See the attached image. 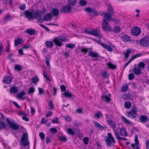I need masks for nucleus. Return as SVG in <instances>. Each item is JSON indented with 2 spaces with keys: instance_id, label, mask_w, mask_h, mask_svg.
<instances>
[{
  "instance_id": "f257e3e1",
  "label": "nucleus",
  "mask_w": 149,
  "mask_h": 149,
  "mask_svg": "<svg viewBox=\"0 0 149 149\" xmlns=\"http://www.w3.org/2000/svg\"><path fill=\"white\" fill-rule=\"evenodd\" d=\"M107 135L108 137H107L106 139H105L104 140L106 142L107 146L110 147L112 146V143L113 144L116 143V141L111 133H108Z\"/></svg>"
},
{
  "instance_id": "f03ea898",
  "label": "nucleus",
  "mask_w": 149,
  "mask_h": 149,
  "mask_svg": "<svg viewBox=\"0 0 149 149\" xmlns=\"http://www.w3.org/2000/svg\"><path fill=\"white\" fill-rule=\"evenodd\" d=\"M6 121L10 126L11 127L13 130L15 131H17L18 130L19 126L17 122H15L12 119L10 120L8 118H6Z\"/></svg>"
},
{
  "instance_id": "7ed1b4c3",
  "label": "nucleus",
  "mask_w": 149,
  "mask_h": 149,
  "mask_svg": "<svg viewBox=\"0 0 149 149\" xmlns=\"http://www.w3.org/2000/svg\"><path fill=\"white\" fill-rule=\"evenodd\" d=\"M22 144L25 146L29 145V142L28 141V135L27 133H24L21 138Z\"/></svg>"
},
{
  "instance_id": "20e7f679",
  "label": "nucleus",
  "mask_w": 149,
  "mask_h": 149,
  "mask_svg": "<svg viewBox=\"0 0 149 149\" xmlns=\"http://www.w3.org/2000/svg\"><path fill=\"white\" fill-rule=\"evenodd\" d=\"M72 7L69 4H66L63 6L61 8L60 11L61 13H67L70 11Z\"/></svg>"
},
{
  "instance_id": "39448f33",
  "label": "nucleus",
  "mask_w": 149,
  "mask_h": 149,
  "mask_svg": "<svg viewBox=\"0 0 149 149\" xmlns=\"http://www.w3.org/2000/svg\"><path fill=\"white\" fill-rule=\"evenodd\" d=\"M137 112V109L136 108H134L127 113V116L132 119L135 118L136 117Z\"/></svg>"
},
{
  "instance_id": "423d86ee",
  "label": "nucleus",
  "mask_w": 149,
  "mask_h": 149,
  "mask_svg": "<svg viewBox=\"0 0 149 149\" xmlns=\"http://www.w3.org/2000/svg\"><path fill=\"white\" fill-rule=\"evenodd\" d=\"M93 40L96 41V42L99 43L100 44L101 46L104 49L108 51L111 52L113 51V49L109 46L105 44L102 43L101 42V40H96L95 38L93 39Z\"/></svg>"
},
{
  "instance_id": "0eeeda50",
  "label": "nucleus",
  "mask_w": 149,
  "mask_h": 149,
  "mask_svg": "<svg viewBox=\"0 0 149 149\" xmlns=\"http://www.w3.org/2000/svg\"><path fill=\"white\" fill-rule=\"evenodd\" d=\"M93 40L96 41V42L99 43L100 44L101 46L104 49L108 51L111 52L113 51V49L109 46L105 44L102 43L101 42V40H96L95 38L93 39Z\"/></svg>"
},
{
  "instance_id": "6e6552de",
  "label": "nucleus",
  "mask_w": 149,
  "mask_h": 149,
  "mask_svg": "<svg viewBox=\"0 0 149 149\" xmlns=\"http://www.w3.org/2000/svg\"><path fill=\"white\" fill-rule=\"evenodd\" d=\"M102 28L104 31H106L111 29V28L109 24V22H108L105 19H102Z\"/></svg>"
},
{
  "instance_id": "1a4fd4ad",
  "label": "nucleus",
  "mask_w": 149,
  "mask_h": 149,
  "mask_svg": "<svg viewBox=\"0 0 149 149\" xmlns=\"http://www.w3.org/2000/svg\"><path fill=\"white\" fill-rule=\"evenodd\" d=\"M53 40L55 45L59 47H61L62 46V41H65L64 38H62L61 39H58L57 38H55Z\"/></svg>"
},
{
  "instance_id": "9d476101",
  "label": "nucleus",
  "mask_w": 149,
  "mask_h": 149,
  "mask_svg": "<svg viewBox=\"0 0 149 149\" xmlns=\"http://www.w3.org/2000/svg\"><path fill=\"white\" fill-rule=\"evenodd\" d=\"M140 45L143 47L149 46V40L148 38H143L139 41Z\"/></svg>"
},
{
  "instance_id": "9b49d317",
  "label": "nucleus",
  "mask_w": 149,
  "mask_h": 149,
  "mask_svg": "<svg viewBox=\"0 0 149 149\" xmlns=\"http://www.w3.org/2000/svg\"><path fill=\"white\" fill-rule=\"evenodd\" d=\"M132 34L134 36H137L139 35L141 32V30L137 26L134 27L132 30Z\"/></svg>"
},
{
  "instance_id": "f8f14e48",
  "label": "nucleus",
  "mask_w": 149,
  "mask_h": 149,
  "mask_svg": "<svg viewBox=\"0 0 149 149\" xmlns=\"http://www.w3.org/2000/svg\"><path fill=\"white\" fill-rule=\"evenodd\" d=\"M107 123L110 127L113 129V130L114 132V135L116 134V133L118 132V129H115L116 128V124L114 121L112 120L108 122Z\"/></svg>"
},
{
  "instance_id": "ddd939ff",
  "label": "nucleus",
  "mask_w": 149,
  "mask_h": 149,
  "mask_svg": "<svg viewBox=\"0 0 149 149\" xmlns=\"http://www.w3.org/2000/svg\"><path fill=\"white\" fill-rule=\"evenodd\" d=\"M139 120L141 123L144 124L148 121L149 118L147 115H143L140 116Z\"/></svg>"
},
{
  "instance_id": "4468645a",
  "label": "nucleus",
  "mask_w": 149,
  "mask_h": 149,
  "mask_svg": "<svg viewBox=\"0 0 149 149\" xmlns=\"http://www.w3.org/2000/svg\"><path fill=\"white\" fill-rule=\"evenodd\" d=\"M24 14L26 17L28 18L29 20L30 19H32L33 18V13L28 10H26L24 11Z\"/></svg>"
},
{
  "instance_id": "2eb2a0df",
  "label": "nucleus",
  "mask_w": 149,
  "mask_h": 149,
  "mask_svg": "<svg viewBox=\"0 0 149 149\" xmlns=\"http://www.w3.org/2000/svg\"><path fill=\"white\" fill-rule=\"evenodd\" d=\"M113 14H111L109 12H107L105 13L104 16V19H105L106 20H108L109 22L110 21L112 18V15Z\"/></svg>"
},
{
  "instance_id": "dca6fc26",
  "label": "nucleus",
  "mask_w": 149,
  "mask_h": 149,
  "mask_svg": "<svg viewBox=\"0 0 149 149\" xmlns=\"http://www.w3.org/2000/svg\"><path fill=\"white\" fill-rule=\"evenodd\" d=\"M92 32L91 33V35H92L94 36L97 37V36H99V37H102V35L101 34H99L100 33V30L99 29H93L92 31H91Z\"/></svg>"
},
{
  "instance_id": "f3484780",
  "label": "nucleus",
  "mask_w": 149,
  "mask_h": 149,
  "mask_svg": "<svg viewBox=\"0 0 149 149\" xmlns=\"http://www.w3.org/2000/svg\"><path fill=\"white\" fill-rule=\"evenodd\" d=\"M85 10L87 12L90 13H92L93 15H97V11L94 9L90 8H88L85 9Z\"/></svg>"
},
{
  "instance_id": "a211bd4d",
  "label": "nucleus",
  "mask_w": 149,
  "mask_h": 149,
  "mask_svg": "<svg viewBox=\"0 0 149 149\" xmlns=\"http://www.w3.org/2000/svg\"><path fill=\"white\" fill-rule=\"evenodd\" d=\"M101 100L102 102L109 103L111 100V99L107 95L103 94L102 95Z\"/></svg>"
},
{
  "instance_id": "6ab92c4d",
  "label": "nucleus",
  "mask_w": 149,
  "mask_h": 149,
  "mask_svg": "<svg viewBox=\"0 0 149 149\" xmlns=\"http://www.w3.org/2000/svg\"><path fill=\"white\" fill-rule=\"evenodd\" d=\"M138 134H135L134 141L136 144V148H134V149H140V146L138 139Z\"/></svg>"
},
{
  "instance_id": "aec40b11",
  "label": "nucleus",
  "mask_w": 149,
  "mask_h": 149,
  "mask_svg": "<svg viewBox=\"0 0 149 149\" xmlns=\"http://www.w3.org/2000/svg\"><path fill=\"white\" fill-rule=\"evenodd\" d=\"M88 55L91 56L92 57L95 58V60L98 61V58L99 56V55L98 53L94 52H89Z\"/></svg>"
},
{
  "instance_id": "412c9836",
  "label": "nucleus",
  "mask_w": 149,
  "mask_h": 149,
  "mask_svg": "<svg viewBox=\"0 0 149 149\" xmlns=\"http://www.w3.org/2000/svg\"><path fill=\"white\" fill-rule=\"evenodd\" d=\"M12 81L11 78L9 76H8L4 77V79L3 80V81L7 84H9Z\"/></svg>"
},
{
  "instance_id": "4be33fe9",
  "label": "nucleus",
  "mask_w": 149,
  "mask_h": 149,
  "mask_svg": "<svg viewBox=\"0 0 149 149\" xmlns=\"http://www.w3.org/2000/svg\"><path fill=\"white\" fill-rule=\"evenodd\" d=\"M123 41L125 42H129L130 43L132 42L133 43L135 42L138 43V41L137 40H132L130 39V38H122Z\"/></svg>"
},
{
  "instance_id": "5701e85b",
  "label": "nucleus",
  "mask_w": 149,
  "mask_h": 149,
  "mask_svg": "<svg viewBox=\"0 0 149 149\" xmlns=\"http://www.w3.org/2000/svg\"><path fill=\"white\" fill-rule=\"evenodd\" d=\"M121 117L123 120H124V122L125 124L127 125H131L132 126L134 125V123H133L130 121L125 117L123 116H122Z\"/></svg>"
},
{
  "instance_id": "b1692460",
  "label": "nucleus",
  "mask_w": 149,
  "mask_h": 149,
  "mask_svg": "<svg viewBox=\"0 0 149 149\" xmlns=\"http://www.w3.org/2000/svg\"><path fill=\"white\" fill-rule=\"evenodd\" d=\"M52 19V15L50 13L47 14L45 15L44 17V20L47 21L51 20Z\"/></svg>"
},
{
  "instance_id": "393cba45",
  "label": "nucleus",
  "mask_w": 149,
  "mask_h": 149,
  "mask_svg": "<svg viewBox=\"0 0 149 149\" xmlns=\"http://www.w3.org/2000/svg\"><path fill=\"white\" fill-rule=\"evenodd\" d=\"M42 12L41 11L38 10L36 12L33 13V18H38L39 17H41Z\"/></svg>"
},
{
  "instance_id": "a878e982",
  "label": "nucleus",
  "mask_w": 149,
  "mask_h": 149,
  "mask_svg": "<svg viewBox=\"0 0 149 149\" xmlns=\"http://www.w3.org/2000/svg\"><path fill=\"white\" fill-rule=\"evenodd\" d=\"M18 87L15 86H12L10 88V93H15L18 92Z\"/></svg>"
},
{
  "instance_id": "bb28decb",
  "label": "nucleus",
  "mask_w": 149,
  "mask_h": 149,
  "mask_svg": "<svg viewBox=\"0 0 149 149\" xmlns=\"http://www.w3.org/2000/svg\"><path fill=\"white\" fill-rule=\"evenodd\" d=\"M120 134L123 136H127V133L124 128L120 129Z\"/></svg>"
},
{
  "instance_id": "cd10ccee",
  "label": "nucleus",
  "mask_w": 149,
  "mask_h": 149,
  "mask_svg": "<svg viewBox=\"0 0 149 149\" xmlns=\"http://www.w3.org/2000/svg\"><path fill=\"white\" fill-rule=\"evenodd\" d=\"M15 45L17 46L23 42L22 39L21 38H18L17 40H15Z\"/></svg>"
},
{
  "instance_id": "c85d7f7f",
  "label": "nucleus",
  "mask_w": 149,
  "mask_h": 149,
  "mask_svg": "<svg viewBox=\"0 0 149 149\" xmlns=\"http://www.w3.org/2000/svg\"><path fill=\"white\" fill-rule=\"evenodd\" d=\"M95 126L97 128H99L101 130H103L104 129V127L100 125L99 123L95 121L94 122Z\"/></svg>"
},
{
  "instance_id": "c756f323",
  "label": "nucleus",
  "mask_w": 149,
  "mask_h": 149,
  "mask_svg": "<svg viewBox=\"0 0 149 149\" xmlns=\"http://www.w3.org/2000/svg\"><path fill=\"white\" fill-rule=\"evenodd\" d=\"M26 33L30 35L35 34L36 33L35 31L32 29H29L26 30Z\"/></svg>"
},
{
  "instance_id": "7c9ffc66",
  "label": "nucleus",
  "mask_w": 149,
  "mask_h": 149,
  "mask_svg": "<svg viewBox=\"0 0 149 149\" xmlns=\"http://www.w3.org/2000/svg\"><path fill=\"white\" fill-rule=\"evenodd\" d=\"M26 94V93L24 91H21L19 93L17 94V98L19 100H21V98Z\"/></svg>"
},
{
  "instance_id": "2f4dec72",
  "label": "nucleus",
  "mask_w": 149,
  "mask_h": 149,
  "mask_svg": "<svg viewBox=\"0 0 149 149\" xmlns=\"http://www.w3.org/2000/svg\"><path fill=\"white\" fill-rule=\"evenodd\" d=\"M134 73L136 75H139L141 73V69L139 68H135L134 69Z\"/></svg>"
},
{
  "instance_id": "473e14b6",
  "label": "nucleus",
  "mask_w": 149,
  "mask_h": 149,
  "mask_svg": "<svg viewBox=\"0 0 149 149\" xmlns=\"http://www.w3.org/2000/svg\"><path fill=\"white\" fill-rule=\"evenodd\" d=\"M107 10L111 14H113V7L110 4L107 5Z\"/></svg>"
},
{
  "instance_id": "72a5a7b5",
  "label": "nucleus",
  "mask_w": 149,
  "mask_h": 149,
  "mask_svg": "<svg viewBox=\"0 0 149 149\" xmlns=\"http://www.w3.org/2000/svg\"><path fill=\"white\" fill-rule=\"evenodd\" d=\"M114 135L116 138L118 140L120 141L121 139H123L124 141H127V139L126 138L120 137L119 136L118 132L117 133H116V134Z\"/></svg>"
},
{
  "instance_id": "f704fd0d",
  "label": "nucleus",
  "mask_w": 149,
  "mask_h": 149,
  "mask_svg": "<svg viewBox=\"0 0 149 149\" xmlns=\"http://www.w3.org/2000/svg\"><path fill=\"white\" fill-rule=\"evenodd\" d=\"M14 69L17 71H20L22 70V66L18 64H15Z\"/></svg>"
},
{
  "instance_id": "c9c22d12",
  "label": "nucleus",
  "mask_w": 149,
  "mask_h": 149,
  "mask_svg": "<svg viewBox=\"0 0 149 149\" xmlns=\"http://www.w3.org/2000/svg\"><path fill=\"white\" fill-rule=\"evenodd\" d=\"M46 46L49 48H52L53 46V43L51 41H47L45 43Z\"/></svg>"
},
{
  "instance_id": "e433bc0d",
  "label": "nucleus",
  "mask_w": 149,
  "mask_h": 149,
  "mask_svg": "<svg viewBox=\"0 0 149 149\" xmlns=\"http://www.w3.org/2000/svg\"><path fill=\"white\" fill-rule=\"evenodd\" d=\"M52 13L54 16H57L59 14V11L57 8H54L52 10Z\"/></svg>"
},
{
  "instance_id": "4c0bfd02",
  "label": "nucleus",
  "mask_w": 149,
  "mask_h": 149,
  "mask_svg": "<svg viewBox=\"0 0 149 149\" xmlns=\"http://www.w3.org/2000/svg\"><path fill=\"white\" fill-rule=\"evenodd\" d=\"M66 132L72 136L74 134V132L73 130L71 128H68L66 130Z\"/></svg>"
},
{
  "instance_id": "58836bf2",
  "label": "nucleus",
  "mask_w": 149,
  "mask_h": 149,
  "mask_svg": "<svg viewBox=\"0 0 149 149\" xmlns=\"http://www.w3.org/2000/svg\"><path fill=\"white\" fill-rule=\"evenodd\" d=\"M132 104L129 101L126 102L124 104V106L125 108L129 109L131 107Z\"/></svg>"
},
{
  "instance_id": "ea45409f",
  "label": "nucleus",
  "mask_w": 149,
  "mask_h": 149,
  "mask_svg": "<svg viewBox=\"0 0 149 149\" xmlns=\"http://www.w3.org/2000/svg\"><path fill=\"white\" fill-rule=\"evenodd\" d=\"M62 95L66 97H71L73 95L71 92H68L67 91H65L64 93Z\"/></svg>"
},
{
  "instance_id": "a19ab883",
  "label": "nucleus",
  "mask_w": 149,
  "mask_h": 149,
  "mask_svg": "<svg viewBox=\"0 0 149 149\" xmlns=\"http://www.w3.org/2000/svg\"><path fill=\"white\" fill-rule=\"evenodd\" d=\"M76 2V0H68L69 5L72 7H73Z\"/></svg>"
},
{
  "instance_id": "79ce46f5",
  "label": "nucleus",
  "mask_w": 149,
  "mask_h": 149,
  "mask_svg": "<svg viewBox=\"0 0 149 149\" xmlns=\"http://www.w3.org/2000/svg\"><path fill=\"white\" fill-rule=\"evenodd\" d=\"M107 65L109 68L111 69H115L116 68V66L111 62H108L107 64Z\"/></svg>"
},
{
  "instance_id": "37998d69",
  "label": "nucleus",
  "mask_w": 149,
  "mask_h": 149,
  "mask_svg": "<svg viewBox=\"0 0 149 149\" xmlns=\"http://www.w3.org/2000/svg\"><path fill=\"white\" fill-rule=\"evenodd\" d=\"M47 57H46L45 62L46 64L48 67L50 66L49 62L50 61V58L49 57V55L48 54Z\"/></svg>"
},
{
  "instance_id": "c03bdc74",
  "label": "nucleus",
  "mask_w": 149,
  "mask_h": 149,
  "mask_svg": "<svg viewBox=\"0 0 149 149\" xmlns=\"http://www.w3.org/2000/svg\"><path fill=\"white\" fill-rule=\"evenodd\" d=\"M65 47L70 49H73L75 47V45L72 43H69L66 44Z\"/></svg>"
},
{
  "instance_id": "a18cd8bd",
  "label": "nucleus",
  "mask_w": 149,
  "mask_h": 149,
  "mask_svg": "<svg viewBox=\"0 0 149 149\" xmlns=\"http://www.w3.org/2000/svg\"><path fill=\"white\" fill-rule=\"evenodd\" d=\"M93 28H91L90 27H88L86 28L85 30V32L87 34H91Z\"/></svg>"
},
{
  "instance_id": "49530a36",
  "label": "nucleus",
  "mask_w": 149,
  "mask_h": 149,
  "mask_svg": "<svg viewBox=\"0 0 149 149\" xmlns=\"http://www.w3.org/2000/svg\"><path fill=\"white\" fill-rule=\"evenodd\" d=\"M107 122L112 120V116L111 115L106 114L105 115Z\"/></svg>"
},
{
  "instance_id": "de8ad7c7",
  "label": "nucleus",
  "mask_w": 149,
  "mask_h": 149,
  "mask_svg": "<svg viewBox=\"0 0 149 149\" xmlns=\"http://www.w3.org/2000/svg\"><path fill=\"white\" fill-rule=\"evenodd\" d=\"M12 16L9 15H6L4 17V19L7 22L10 21L12 19Z\"/></svg>"
},
{
  "instance_id": "09e8293b",
  "label": "nucleus",
  "mask_w": 149,
  "mask_h": 149,
  "mask_svg": "<svg viewBox=\"0 0 149 149\" xmlns=\"http://www.w3.org/2000/svg\"><path fill=\"white\" fill-rule=\"evenodd\" d=\"M114 32L116 33H119L121 31L120 28L118 26H116L114 28Z\"/></svg>"
},
{
  "instance_id": "8fccbe9b",
  "label": "nucleus",
  "mask_w": 149,
  "mask_h": 149,
  "mask_svg": "<svg viewBox=\"0 0 149 149\" xmlns=\"http://www.w3.org/2000/svg\"><path fill=\"white\" fill-rule=\"evenodd\" d=\"M88 50V48H86L85 47H83L81 49V52H82L85 53V54H87Z\"/></svg>"
},
{
  "instance_id": "3c124183",
  "label": "nucleus",
  "mask_w": 149,
  "mask_h": 149,
  "mask_svg": "<svg viewBox=\"0 0 149 149\" xmlns=\"http://www.w3.org/2000/svg\"><path fill=\"white\" fill-rule=\"evenodd\" d=\"M87 3V1L85 0H80L79 2L80 5L82 6H85Z\"/></svg>"
},
{
  "instance_id": "603ef678",
  "label": "nucleus",
  "mask_w": 149,
  "mask_h": 149,
  "mask_svg": "<svg viewBox=\"0 0 149 149\" xmlns=\"http://www.w3.org/2000/svg\"><path fill=\"white\" fill-rule=\"evenodd\" d=\"M142 56V54L141 53L135 55L132 57L131 59H130L132 60V61L133 60L135 59L136 58L138 57H139V56Z\"/></svg>"
},
{
  "instance_id": "864d4df0",
  "label": "nucleus",
  "mask_w": 149,
  "mask_h": 149,
  "mask_svg": "<svg viewBox=\"0 0 149 149\" xmlns=\"http://www.w3.org/2000/svg\"><path fill=\"white\" fill-rule=\"evenodd\" d=\"M6 125L5 123L4 122L1 121L0 122V128H6Z\"/></svg>"
},
{
  "instance_id": "5fc2aeb1",
  "label": "nucleus",
  "mask_w": 149,
  "mask_h": 149,
  "mask_svg": "<svg viewBox=\"0 0 149 149\" xmlns=\"http://www.w3.org/2000/svg\"><path fill=\"white\" fill-rule=\"evenodd\" d=\"M145 66V64L143 62H140L138 64V66L139 68H144Z\"/></svg>"
},
{
  "instance_id": "6e6d98bb",
  "label": "nucleus",
  "mask_w": 149,
  "mask_h": 149,
  "mask_svg": "<svg viewBox=\"0 0 149 149\" xmlns=\"http://www.w3.org/2000/svg\"><path fill=\"white\" fill-rule=\"evenodd\" d=\"M38 80V78L36 76L32 78V81L34 83H36Z\"/></svg>"
},
{
  "instance_id": "4d7b16f0",
  "label": "nucleus",
  "mask_w": 149,
  "mask_h": 149,
  "mask_svg": "<svg viewBox=\"0 0 149 149\" xmlns=\"http://www.w3.org/2000/svg\"><path fill=\"white\" fill-rule=\"evenodd\" d=\"M128 86L127 85H126L125 86H123L121 88V91L122 92H125L128 90Z\"/></svg>"
},
{
  "instance_id": "13d9d810",
  "label": "nucleus",
  "mask_w": 149,
  "mask_h": 149,
  "mask_svg": "<svg viewBox=\"0 0 149 149\" xmlns=\"http://www.w3.org/2000/svg\"><path fill=\"white\" fill-rule=\"evenodd\" d=\"M35 88L33 87H32L31 88H30L28 91V93L29 94L33 93L35 92Z\"/></svg>"
},
{
  "instance_id": "bf43d9fd",
  "label": "nucleus",
  "mask_w": 149,
  "mask_h": 149,
  "mask_svg": "<svg viewBox=\"0 0 149 149\" xmlns=\"http://www.w3.org/2000/svg\"><path fill=\"white\" fill-rule=\"evenodd\" d=\"M43 75L46 78L47 80V81H51V80L47 76V73L45 71H43Z\"/></svg>"
},
{
  "instance_id": "052dcab7",
  "label": "nucleus",
  "mask_w": 149,
  "mask_h": 149,
  "mask_svg": "<svg viewBox=\"0 0 149 149\" xmlns=\"http://www.w3.org/2000/svg\"><path fill=\"white\" fill-rule=\"evenodd\" d=\"M102 76L103 77L104 79L108 78L109 77L108 74L106 71H104L103 72Z\"/></svg>"
},
{
  "instance_id": "680f3d73",
  "label": "nucleus",
  "mask_w": 149,
  "mask_h": 149,
  "mask_svg": "<svg viewBox=\"0 0 149 149\" xmlns=\"http://www.w3.org/2000/svg\"><path fill=\"white\" fill-rule=\"evenodd\" d=\"M49 130L51 132L53 133H56L57 132V130L54 127H51Z\"/></svg>"
},
{
  "instance_id": "e2e57ef3",
  "label": "nucleus",
  "mask_w": 149,
  "mask_h": 149,
  "mask_svg": "<svg viewBox=\"0 0 149 149\" xmlns=\"http://www.w3.org/2000/svg\"><path fill=\"white\" fill-rule=\"evenodd\" d=\"M59 139L60 140L64 142L67 140V138L65 136H62L59 137Z\"/></svg>"
},
{
  "instance_id": "0e129e2a",
  "label": "nucleus",
  "mask_w": 149,
  "mask_h": 149,
  "mask_svg": "<svg viewBox=\"0 0 149 149\" xmlns=\"http://www.w3.org/2000/svg\"><path fill=\"white\" fill-rule=\"evenodd\" d=\"M134 78V74L133 73H130L128 75V79L132 80Z\"/></svg>"
},
{
  "instance_id": "69168bd1",
  "label": "nucleus",
  "mask_w": 149,
  "mask_h": 149,
  "mask_svg": "<svg viewBox=\"0 0 149 149\" xmlns=\"http://www.w3.org/2000/svg\"><path fill=\"white\" fill-rule=\"evenodd\" d=\"M102 114L100 111H99L98 113H96L95 115V117L97 118H99L100 116L102 115Z\"/></svg>"
},
{
  "instance_id": "338daca9",
  "label": "nucleus",
  "mask_w": 149,
  "mask_h": 149,
  "mask_svg": "<svg viewBox=\"0 0 149 149\" xmlns=\"http://www.w3.org/2000/svg\"><path fill=\"white\" fill-rule=\"evenodd\" d=\"M26 6L25 4L24 3L22 5L19 6V9L22 10H24L26 8Z\"/></svg>"
},
{
  "instance_id": "774afa93",
  "label": "nucleus",
  "mask_w": 149,
  "mask_h": 149,
  "mask_svg": "<svg viewBox=\"0 0 149 149\" xmlns=\"http://www.w3.org/2000/svg\"><path fill=\"white\" fill-rule=\"evenodd\" d=\"M84 142L85 144H87L88 143L89 140L88 137H85L84 138Z\"/></svg>"
}]
</instances>
